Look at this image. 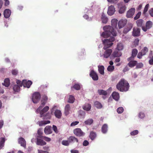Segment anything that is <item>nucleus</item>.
<instances>
[{
  "instance_id": "58",
  "label": "nucleus",
  "mask_w": 153,
  "mask_h": 153,
  "mask_svg": "<svg viewBox=\"0 0 153 153\" xmlns=\"http://www.w3.org/2000/svg\"><path fill=\"white\" fill-rule=\"evenodd\" d=\"M43 139L47 142H50L51 141V140L50 138L47 137L46 136H44Z\"/></svg>"
},
{
  "instance_id": "49",
  "label": "nucleus",
  "mask_w": 153,
  "mask_h": 153,
  "mask_svg": "<svg viewBox=\"0 0 153 153\" xmlns=\"http://www.w3.org/2000/svg\"><path fill=\"white\" fill-rule=\"evenodd\" d=\"M123 108L122 107H119L117 109V112L119 114L122 113L123 111Z\"/></svg>"
},
{
  "instance_id": "54",
  "label": "nucleus",
  "mask_w": 153,
  "mask_h": 153,
  "mask_svg": "<svg viewBox=\"0 0 153 153\" xmlns=\"http://www.w3.org/2000/svg\"><path fill=\"white\" fill-rule=\"evenodd\" d=\"M141 12H139L136 14L135 16L134 17V20H137L138 19L140 18V17L141 15Z\"/></svg>"
},
{
  "instance_id": "37",
  "label": "nucleus",
  "mask_w": 153,
  "mask_h": 153,
  "mask_svg": "<svg viewBox=\"0 0 153 153\" xmlns=\"http://www.w3.org/2000/svg\"><path fill=\"white\" fill-rule=\"evenodd\" d=\"M98 93L100 95L106 96L107 94V93L106 91H105L103 90L102 89L98 90Z\"/></svg>"
},
{
  "instance_id": "1",
  "label": "nucleus",
  "mask_w": 153,
  "mask_h": 153,
  "mask_svg": "<svg viewBox=\"0 0 153 153\" xmlns=\"http://www.w3.org/2000/svg\"><path fill=\"white\" fill-rule=\"evenodd\" d=\"M118 20L116 19H112L111 21V25L112 27L110 26H106L103 27V29L105 31L102 34V36L104 37L107 38L111 35L113 36H116L117 33L115 31L114 28L117 27Z\"/></svg>"
},
{
  "instance_id": "36",
  "label": "nucleus",
  "mask_w": 153,
  "mask_h": 153,
  "mask_svg": "<svg viewBox=\"0 0 153 153\" xmlns=\"http://www.w3.org/2000/svg\"><path fill=\"white\" fill-rule=\"evenodd\" d=\"M94 105L97 108L100 109L102 107V105L101 103L98 101L94 102Z\"/></svg>"
},
{
  "instance_id": "20",
  "label": "nucleus",
  "mask_w": 153,
  "mask_h": 153,
  "mask_svg": "<svg viewBox=\"0 0 153 153\" xmlns=\"http://www.w3.org/2000/svg\"><path fill=\"white\" fill-rule=\"evenodd\" d=\"M18 142L19 144H20L21 146L25 148L26 147V142L25 139L23 137L19 138L18 140Z\"/></svg>"
},
{
  "instance_id": "34",
  "label": "nucleus",
  "mask_w": 153,
  "mask_h": 153,
  "mask_svg": "<svg viewBox=\"0 0 153 153\" xmlns=\"http://www.w3.org/2000/svg\"><path fill=\"white\" fill-rule=\"evenodd\" d=\"M108 131V125L107 124H104L102 127V131L103 134H105Z\"/></svg>"
},
{
  "instance_id": "31",
  "label": "nucleus",
  "mask_w": 153,
  "mask_h": 153,
  "mask_svg": "<svg viewBox=\"0 0 153 153\" xmlns=\"http://www.w3.org/2000/svg\"><path fill=\"white\" fill-rule=\"evenodd\" d=\"M10 84V80L9 78L5 79L4 81V82L2 83L3 85H4L6 87H8Z\"/></svg>"
},
{
  "instance_id": "16",
  "label": "nucleus",
  "mask_w": 153,
  "mask_h": 153,
  "mask_svg": "<svg viewBox=\"0 0 153 153\" xmlns=\"http://www.w3.org/2000/svg\"><path fill=\"white\" fill-rule=\"evenodd\" d=\"M115 11L114 6L111 5L108 7L107 11L108 14L110 16L113 15Z\"/></svg>"
},
{
  "instance_id": "55",
  "label": "nucleus",
  "mask_w": 153,
  "mask_h": 153,
  "mask_svg": "<svg viewBox=\"0 0 153 153\" xmlns=\"http://www.w3.org/2000/svg\"><path fill=\"white\" fill-rule=\"evenodd\" d=\"M12 73L14 75H16L18 73V71L16 69H14L12 71Z\"/></svg>"
},
{
  "instance_id": "43",
  "label": "nucleus",
  "mask_w": 153,
  "mask_h": 153,
  "mask_svg": "<svg viewBox=\"0 0 153 153\" xmlns=\"http://www.w3.org/2000/svg\"><path fill=\"white\" fill-rule=\"evenodd\" d=\"M73 88L76 90H78L80 89V87L79 84H76L74 85L73 86L71 87V90H73Z\"/></svg>"
},
{
  "instance_id": "30",
  "label": "nucleus",
  "mask_w": 153,
  "mask_h": 153,
  "mask_svg": "<svg viewBox=\"0 0 153 153\" xmlns=\"http://www.w3.org/2000/svg\"><path fill=\"white\" fill-rule=\"evenodd\" d=\"M98 70L100 73L102 75L104 74V67L103 65H99L98 66Z\"/></svg>"
},
{
  "instance_id": "8",
  "label": "nucleus",
  "mask_w": 153,
  "mask_h": 153,
  "mask_svg": "<svg viewBox=\"0 0 153 153\" xmlns=\"http://www.w3.org/2000/svg\"><path fill=\"white\" fill-rule=\"evenodd\" d=\"M48 99V97L45 95H44L41 100V104L40 105L38 108L37 111H39L40 109H41L42 108H43L45 105Z\"/></svg>"
},
{
  "instance_id": "64",
  "label": "nucleus",
  "mask_w": 153,
  "mask_h": 153,
  "mask_svg": "<svg viewBox=\"0 0 153 153\" xmlns=\"http://www.w3.org/2000/svg\"><path fill=\"white\" fill-rule=\"evenodd\" d=\"M118 0H107V1L110 2H112L113 3L116 4L118 2Z\"/></svg>"
},
{
  "instance_id": "19",
  "label": "nucleus",
  "mask_w": 153,
  "mask_h": 153,
  "mask_svg": "<svg viewBox=\"0 0 153 153\" xmlns=\"http://www.w3.org/2000/svg\"><path fill=\"white\" fill-rule=\"evenodd\" d=\"M51 127V126H47L44 129V132L46 134L48 135L52 133Z\"/></svg>"
},
{
  "instance_id": "53",
  "label": "nucleus",
  "mask_w": 153,
  "mask_h": 153,
  "mask_svg": "<svg viewBox=\"0 0 153 153\" xmlns=\"http://www.w3.org/2000/svg\"><path fill=\"white\" fill-rule=\"evenodd\" d=\"M52 128L53 130L57 134L58 133V131L57 130V128L56 126L53 125Z\"/></svg>"
},
{
  "instance_id": "50",
  "label": "nucleus",
  "mask_w": 153,
  "mask_h": 153,
  "mask_svg": "<svg viewBox=\"0 0 153 153\" xmlns=\"http://www.w3.org/2000/svg\"><path fill=\"white\" fill-rule=\"evenodd\" d=\"M138 133V131L137 130H135L131 132L130 134L131 136H134L137 134Z\"/></svg>"
},
{
  "instance_id": "62",
  "label": "nucleus",
  "mask_w": 153,
  "mask_h": 153,
  "mask_svg": "<svg viewBox=\"0 0 153 153\" xmlns=\"http://www.w3.org/2000/svg\"><path fill=\"white\" fill-rule=\"evenodd\" d=\"M38 153H49V152L47 151H44L40 149H38Z\"/></svg>"
},
{
  "instance_id": "4",
  "label": "nucleus",
  "mask_w": 153,
  "mask_h": 153,
  "mask_svg": "<svg viewBox=\"0 0 153 153\" xmlns=\"http://www.w3.org/2000/svg\"><path fill=\"white\" fill-rule=\"evenodd\" d=\"M41 95L38 92H36L33 94L32 99L33 103H37L40 100Z\"/></svg>"
},
{
  "instance_id": "48",
  "label": "nucleus",
  "mask_w": 153,
  "mask_h": 153,
  "mask_svg": "<svg viewBox=\"0 0 153 153\" xmlns=\"http://www.w3.org/2000/svg\"><path fill=\"white\" fill-rule=\"evenodd\" d=\"M114 69V66H113L109 65L108 68L107 70L108 71L112 72Z\"/></svg>"
},
{
  "instance_id": "2",
  "label": "nucleus",
  "mask_w": 153,
  "mask_h": 153,
  "mask_svg": "<svg viewBox=\"0 0 153 153\" xmlns=\"http://www.w3.org/2000/svg\"><path fill=\"white\" fill-rule=\"evenodd\" d=\"M129 87V83L123 79H121L116 85L117 89L120 91H126L128 90Z\"/></svg>"
},
{
  "instance_id": "17",
  "label": "nucleus",
  "mask_w": 153,
  "mask_h": 153,
  "mask_svg": "<svg viewBox=\"0 0 153 153\" xmlns=\"http://www.w3.org/2000/svg\"><path fill=\"white\" fill-rule=\"evenodd\" d=\"M23 85L25 87H27L29 88L30 85L32 84V82L30 80L27 81L26 80H23Z\"/></svg>"
},
{
  "instance_id": "11",
  "label": "nucleus",
  "mask_w": 153,
  "mask_h": 153,
  "mask_svg": "<svg viewBox=\"0 0 153 153\" xmlns=\"http://www.w3.org/2000/svg\"><path fill=\"white\" fill-rule=\"evenodd\" d=\"M90 76L91 77L92 79L94 81H97L98 79V75L94 70H92L91 71Z\"/></svg>"
},
{
  "instance_id": "63",
  "label": "nucleus",
  "mask_w": 153,
  "mask_h": 153,
  "mask_svg": "<svg viewBox=\"0 0 153 153\" xmlns=\"http://www.w3.org/2000/svg\"><path fill=\"white\" fill-rule=\"evenodd\" d=\"M149 14L151 16L153 17V8H151L149 10Z\"/></svg>"
},
{
  "instance_id": "15",
  "label": "nucleus",
  "mask_w": 153,
  "mask_h": 153,
  "mask_svg": "<svg viewBox=\"0 0 153 153\" xmlns=\"http://www.w3.org/2000/svg\"><path fill=\"white\" fill-rule=\"evenodd\" d=\"M138 53V51L136 49H133L132 51L131 56L127 59L128 61L131 59H134Z\"/></svg>"
},
{
  "instance_id": "25",
  "label": "nucleus",
  "mask_w": 153,
  "mask_h": 153,
  "mask_svg": "<svg viewBox=\"0 0 153 153\" xmlns=\"http://www.w3.org/2000/svg\"><path fill=\"white\" fill-rule=\"evenodd\" d=\"M36 144L38 145L44 146L46 144V143L42 140L38 138L37 139Z\"/></svg>"
},
{
  "instance_id": "18",
  "label": "nucleus",
  "mask_w": 153,
  "mask_h": 153,
  "mask_svg": "<svg viewBox=\"0 0 153 153\" xmlns=\"http://www.w3.org/2000/svg\"><path fill=\"white\" fill-rule=\"evenodd\" d=\"M103 54L104 57L105 58H108L111 55L112 52L111 49H106Z\"/></svg>"
},
{
  "instance_id": "5",
  "label": "nucleus",
  "mask_w": 153,
  "mask_h": 153,
  "mask_svg": "<svg viewBox=\"0 0 153 153\" xmlns=\"http://www.w3.org/2000/svg\"><path fill=\"white\" fill-rule=\"evenodd\" d=\"M74 134L76 136L81 137L84 136L85 133L80 128H76L73 131Z\"/></svg>"
},
{
  "instance_id": "3",
  "label": "nucleus",
  "mask_w": 153,
  "mask_h": 153,
  "mask_svg": "<svg viewBox=\"0 0 153 153\" xmlns=\"http://www.w3.org/2000/svg\"><path fill=\"white\" fill-rule=\"evenodd\" d=\"M111 35L110 36V37L109 39H105L103 40L102 42L104 45L103 48L104 49H106L111 46L113 44L112 42L114 40V38L113 36H111Z\"/></svg>"
},
{
  "instance_id": "33",
  "label": "nucleus",
  "mask_w": 153,
  "mask_h": 153,
  "mask_svg": "<svg viewBox=\"0 0 153 153\" xmlns=\"http://www.w3.org/2000/svg\"><path fill=\"white\" fill-rule=\"evenodd\" d=\"M101 19L102 22L103 23L106 24L108 22V18L103 13H102V14Z\"/></svg>"
},
{
  "instance_id": "41",
  "label": "nucleus",
  "mask_w": 153,
  "mask_h": 153,
  "mask_svg": "<svg viewBox=\"0 0 153 153\" xmlns=\"http://www.w3.org/2000/svg\"><path fill=\"white\" fill-rule=\"evenodd\" d=\"M126 7L124 5L121 7L119 9V12L120 13H123L126 11Z\"/></svg>"
},
{
  "instance_id": "14",
  "label": "nucleus",
  "mask_w": 153,
  "mask_h": 153,
  "mask_svg": "<svg viewBox=\"0 0 153 153\" xmlns=\"http://www.w3.org/2000/svg\"><path fill=\"white\" fill-rule=\"evenodd\" d=\"M135 12L134 8H132L129 9L127 13L126 16L127 18H131L134 15Z\"/></svg>"
},
{
  "instance_id": "35",
  "label": "nucleus",
  "mask_w": 153,
  "mask_h": 153,
  "mask_svg": "<svg viewBox=\"0 0 153 153\" xmlns=\"http://www.w3.org/2000/svg\"><path fill=\"white\" fill-rule=\"evenodd\" d=\"M5 140V137H2L0 138V149L4 147Z\"/></svg>"
},
{
  "instance_id": "42",
  "label": "nucleus",
  "mask_w": 153,
  "mask_h": 153,
  "mask_svg": "<svg viewBox=\"0 0 153 153\" xmlns=\"http://www.w3.org/2000/svg\"><path fill=\"white\" fill-rule=\"evenodd\" d=\"M93 122V120L92 119L87 120L85 121L84 123L86 125H91Z\"/></svg>"
},
{
  "instance_id": "40",
  "label": "nucleus",
  "mask_w": 153,
  "mask_h": 153,
  "mask_svg": "<svg viewBox=\"0 0 153 153\" xmlns=\"http://www.w3.org/2000/svg\"><path fill=\"white\" fill-rule=\"evenodd\" d=\"M112 55L114 57H119L121 56V54L118 51H115L114 52Z\"/></svg>"
},
{
  "instance_id": "10",
  "label": "nucleus",
  "mask_w": 153,
  "mask_h": 153,
  "mask_svg": "<svg viewBox=\"0 0 153 153\" xmlns=\"http://www.w3.org/2000/svg\"><path fill=\"white\" fill-rule=\"evenodd\" d=\"M140 35V29L137 27H134L133 29L132 35L134 36H139Z\"/></svg>"
},
{
  "instance_id": "24",
  "label": "nucleus",
  "mask_w": 153,
  "mask_h": 153,
  "mask_svg": "<svg viewBox=\"0 0 153 153\" xmlns=\"http://www.w3.org/2000/svg\"><path fill=\"white\" fill-rule=\"evenodd\" d=\"M111 96L116 101L118 100L120 98V95L119 93L115 91L113 92Z\"/></svg>"
},
{
  "instance_id": "57",
  "label": "nucleus",
  "mask_w": 153,
  "mask_h": 153,
  "mask_svg": "<svg viewBox=\"0 0 153 153\" xmlns=\"http://www.w3.org/2000/svg\"><path fill=\"white\" fill-rule=\"evenodd\" d=\"M79 123V122L77 121L73 122L71 123V126H75L77 125V124H78Z\"/></svg>"
},
{
  "instance_id": "38",
  "label": "nucleus",
  "mask_w": 153,
  "mask_h": 153,
  "mask_svg": "<svg viewBox=\"0 0 153 153\" xmlns=\"http://www.w3.org/2000/svg\"><path fill=\"white\" fill-rule=\"evenodd\" d=\"M75 100L74 97L72 95H70L69 96L68 102L70 103H73L74 102Z\"/></svg>"
},
{
  "instance_id": "6",
  "label": "nucleus",
  "mask_w": 153,
  "mask_h": 153,
  "mask_svg": "<svg viewBox=\"0 0 153 153\" xmlns=\"http://www.w3.org/2000/svg\"><path fill=\"white\" fill-rule=\"evenodd\" d=\"M152 26V22L150 21H149L146 22L145 27H142V29L144 31L146 32L148 30H149L151 28Z\"/></svg>"
},
{
  "instance_id": "9",
  "label": "nucleus",
  "mask_w": 153,
  "mask_h": 153,
  "mask_svg": "<svg viewBox=\"0 0 153 153\" xmlns=\"http://www.w3.org/2000/svg\"><path fill=\"white\" fill-rule=\"evenodd\" d=\"M42 108L41 109H40L39 111H37L38 108L36 111V112L39 113L40 115V117H42L44 116V114L49 109V107L48 106H46L43 108Z\"/></svg>"
},
{
  "instance_id": "61",
  "label": "nucleus",
  "mask_w": 153,
  "mask_h": 153,
  "mask_svg": "<svg viewBox=\"0 0 153 153\" xmlns=\"http://www.w3.org/2000/svg\"><path fill=\"white\" fill-rule=\"evenodd\" d=\"M38 134H40V135H42L43 132H42V129L40 128L37 131Z\"/></svg>"
},
{
  "instance_id": "12",
  "label": "nucleus",
  "mask_w": 153,
  "mask_h": 153,
  "mask_svg": "<svg viewBox=\"0 0 153 153\" xmlns=\"http://www.w3.org/2000/svg\"><path fill=\"white\" fill-rule=\"evenodd\" d=\"M133 24L131 23H128L124 27L123 31L124 33H126L128 32L132 28Z\"/></svg>"
},
{
  "instance_id": "27",
  "label": "nucleus",
  "mask_w": 153,
  "mask_h": 153,
  "mask_svg": "<svg viewBox=\"0 0 153 153\" xmlns=\"http://www.w3.org/2000/svg\"><path fill=\"white\" fill-rule=\"evenodd\" d=\"M50 123V121L49 120H42L38 122V124L40 126H42Z\"/></svg>"
},
{
  "instance_id": "28",
  "label": "nucleus",
  "mask_w": 153,
  "mask_h": 153,
  "mask_svg": "<svg viewBox=\"0 0 153 153\" xmlns=\"http://www.w3.org/2000/svg\"><path fill=\"white\" fill-rule=\"evenodd\" d=\"M54 115L56 118L59 119L61 117L62 113L60 110L57 109L54 112Z\"/></svg>"
},
{
  "instance_id": "59",
  "label": "nucleus",
  "mask_w": 153,
  "mask_h": 153,
  "mask_svg": "<svg viewBox=\"0 0 153 153\" xmlns=\"http://www.w3.org/2000/svg\"><path fill=\"white\" fill-rule=\"evenodd\" d=\"M89 144V143L87 140H85L84 141L83 143V145L85 146H88Z\"/></svg>"
},
{
  "instance_id": "47",
  "label": "nucleus",
  "mask_w": 153,
  "mask_h": 153,
  "mask_svg": "<svg viewBox=\"0 0 153 153\" xmlns=\"http://www.w3.org/2000/svg\"><path fill=\"white\" fill-rule=\"evenodd\" d=\"M149 4H147L146 5L143 10V14H145L147 12L149 8Z\"/></svg>"
},
{
  "instance_id": "51",
  "label": "nucleus",
  "mask_w": 153,
  "mask_h": 153,
  "mask_svg": "<svg viewBox=\"0 0 153 153\" xmlns=\"http://www.w3.org/2000/svg\"><path fill=\"white\" fill-rule=\"evenodd\" d=\"M136 68H142L143 66V64L142 63H139L137 64L136 65Z\"/></svg>"
},
{
  "instance_id": "52",
  "label": "nucleus",
  "mask_w": 153,
  "mask_h": 153,
  "mask_svg": "<svg viewBox=\"0 0 153 153\" xmlns=\"http://www.w3.org/2000/svg\"><path fill=\"white\" fill-rule=\"evenodd\" d=\"M16 82V83L19 85V86L22 87L23 85V81L22 82L19 80H17Z\"/></svg>"
},
{
  "instance_id": "56",
  "label": "nucleus",
  "mask_w": 153,
  "mask_h": 153,
  "mask_svg": "<svg viewBox=\"0 0 153 153\" xmlns=\"http://www.w3.org/2000/svg\"><path fill=\"white\" fill-rule=\"evenodd\" d=\"M139 40L138 39H135L134 41V45L135 46H137L138 45Z\"/></svg>"
},
{
  "instance_id": "39",
  "label": "nucleus",
  "mask_w": 153,
  "mask_h": 153,
  "mask_svg": "<svg viewBox=\"0 0 153 153\" xmlns=\"http://www.w3.org/2000/svg\"><path fill=\"white\" fill-rule=\"evenodd\" d=\"M96 134L95 132L92 131L91 132L89 135V137L92 140H94L96 137Z\"/></svg>"
},
{
  "instance_id": "7",
  "label": "nucleus",
  "mask_w": 153,
  "mask_h": 153,
  "mask_svg": "<svg viewBox=\"0 0 153 153\" xmlns=\"http://www.w3.org/2000/svg\"><path fill=\"white\" fill-rule=\"evenodd\" d=\"M148 51V49L146 47H144L140 52H139L137 57L139 59H141L143 56L145 55Z\"/></svg>"
},
{
  "instance_id": "22",
  "label": "nucleus",
  "mask_w": 153,
  "mask_h": 153,
  "mask_svg": "<svg viewBox=\"0 0 153 153\" xmlns=\"http://www.w3.org/2000/svg\"><path fill=\"white\" fill-rule=\"evenodd\" d=\"M134 59H131L129 61L128 65L130 68H133L136 66L137 64V61L136 60H134Z\"/></svg>"
},
{
  "instance_id": "13",
  "label": "nucleus",
  "mask_w": 153,
  "mask_h": 153,
  "mask_svg": "<svg viewBox=\"0 0 153 153\" xmlns=\"http://www.w3.org/2000/svg\"><path fill=\"white\" fill-rule=\"evenodd\" d=\"M127 21L126 19H122L120 20L118 23V25L119 28L123 27L126 24Z\"/></svg>"
},
{
  "instance_id": "23",
  "label": "nucleus",
  "mask_w": 153,
  "mask_h": 153,
  "mask_svg": "<svg viewBox=\"0 0 153 153\" xmlns=\"http://www.w3.org/2000/svg\"><path fill=\"white\" fill-rule=\"evenodd\" d=\"M11 13L10 10L8 9H6L4 12V17L6 18H8L10 16Z\"/></svg>"
},
{
  "instance_id": "32",
  "label": "nucleus",
  "mask_w": 153,
  "mask_h": 153,
  "mask_svg": "<svg viewBox=\"0 0 153 153\" xmlns=\"http://www.w3.org/2000/svg\"><path fill=\"white\" fill-rule=\"evenodd\" d=\"M144 21L142 19H140L137 20L136 21V23L137 26L139 27H142L143 25Z\"/></svg>"
},
{
  "instance_id": "29",
  "label": "nucleus",
  "mask_w": 153,
  "mask_h": 153,
  "mask_svg": "<svg viewBox=\"0 0 153 153\" xmlns=\"http://www.w3.org/2000/svg\"><path fill=\"white\" fill-rule=\"evenodd\" d=\"M91 107V106L90 104L86 103L83 106L82 108L86 111H89L90 110Z\"/></svg>"
},
{
  "instance_id": "60",
  "label": "nucleus",
  "mask_w": 153,
  "mask_h": 153,
  "mask_svg": "<svg viewBox=\"0 0 153 153\" xmlns=\"http://www.w3.org/2000/svg\"><path fill=\"white\" fill-rule=\"evenodd\" d=\"M139 116L140 118H143L145 117V115L143 113L140 112L139 114Z\"/></svg>"
},
{
  "instance_id": "45",
  "label": "nucleus",
  "mask_w": 153,
  "mask_h": 153,
  "mask_svg": "<svg viewBox=\"0 0 153 153\" xmlns=\"http://www.w3.org/2000/svg\"><path fill=\"white\" fill-rule=\"evenodd\" d=\"M62 144L65 146H68L69 145L70 142L68 140H63L62 142Z\"/></svg>"
},
{
  "instance_id": "44",
  "label": "nucleus",
  "mask_w": 153,
  "mask_h": 153,
  "mask_svg": "<svg viewBox=\"0 0 153 153\" xmlns=\"http://www.w3.org/2000/svg\"><path fill=\"white\" fill-rule=\"evenodd\" d=\"M13 89L15 92H18L20 90V86L17 85H15L13 87Z\"/></svg>"
},
{
  "instance_id": "26",
  "label": "nucleus",
  "mask_w": 153,
  "mask_h": 153,
  "mask_svg": "<svg viewBox=\"0 0 153 153\" xmlns=\"http://www.w3.org/2000/svg\"><path fill=\"white\" fill-rule=\"evenodd\" d=\"M70 109L71 108L70 105L69 104H67L65 108L64 113L65 115L67 116L69 114Z\"/></svg>"
},
{
  "instance_id": "21",
  "label": "nucleus",
  "mask_w": 153,
  "mask_h": 153,
  "mask_svg": "<svg viewBox=\"0 0 153 153\" xmlns=\"http://www.w3.org/2000/svg\"><path fill=\"white\" fill-rule=\"evenodd\" d=\"M68 140H69L70 143H74L76 142V143H79L78 139L74 136H71L68 138Z\"/></svg>"
},
{
  "instance_id": "46",
  "label": "nucleus",
  "mask_w": 153,
  "mask_h": 153,
  "mask_svg": "<svg viewBox=\"0 0 153 153\" xmlns=\"http://www.w3.org/2000/svg\"><path fill=\"white\" fill-rule=\"evenodd\" d=\"M123 48V46L121 43H119L117 45V49L118 50H121Z\"/></svg>"
}]
</instances>
